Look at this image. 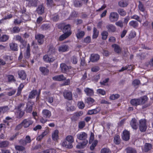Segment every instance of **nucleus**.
Masks as SVG:
<instances>
[{
  "instance_id": "1",
  "label": "nucleus",
  "mask_w": 153,
  "mask_h": 153,
  "mask_svg": "<svg viewBox=\"0 0 153 153\" xmlns=\"http://www.w3.org/2000/svg\"><path fill=\"white\" fill-rule=\"evenodd\" d=\"M148 98L146 96H143L138 99H132L130 101L131 104L135 106L143 105L147 101Z\"/></svg>"
},
{
  "instance_id": "2",
  "label": "nucleus",
  "mask_w": 153,
  "mask_h": 153,
  "mask_svg": "<svg viewBox=\"0 0 153 153\" xmlns=\"http://www.w3.org/2000/svg\"><path fill=\"white\" fill-rule=\"evenodd\" d=\"M66 140L69 143H68L66 141H64L62 143V146L67 148H72L73 147V146L71 143L74 141L73 137L71 135H68L66 137Z\"/></svg>"
},
{
  "instance_id": "3",
  "label": "nucleus",
  "mask_w": 153,
  "mask_h": 153,
  "mask_svg": "<svg viewBox=\"0 0 153 153\" xmlns=\"http://www.w3.org/2000/svg\"><path fill=\"white\" fill-rule=\"evenodd\" d=\"M146 120L144 119H141L139 121V129L141 132H145L147 129Z\"/></svg>"
},
{
  "instance_id": "4",
  "label": "nucleus",
  "mask_w": 153,
  "mask_h": 153,
  "mask_svg": "<svg viewBox=\"0 0 153 153\" xmlns=\"http://www.w3.org/2000/svg\"><path fill=\"white\" fill-rule=\"evenodd\" d=\"M119 18L118 14L116 12H112L110 13L109 19L111 22H114L117 21Z\"/></svg>"
},
{
  "instance_id": "5",
  "label": "nucleus",
  "mask_w": 153,
  "mask_h": 153,
  "mask_svg": "<svg viewBox=\"0 0 153 153\" xmlns=\"http://www.w3.org/2000/svg\"><path fill=\"white\" fill-rule=\"evenodd\" d=\"M33 121L31 118H29L24 119L22 122V126L24 128H26L28 127L30 125H32Z\"/></svg>"
},
{
  "instance_id": "6",
  "label": "nucleus",
  "mask_w": 153,
  "mask_h": 153,
  "mask_svg": "<svg viewBox=\"0 0 153 153\" xmlns=\"http://www.w3.org/2000/svg\"><path fill=\"white\" fill-rule=\"evenodd\" d=\"M77 138L78 139L81 140H88L87 138L88 137L87 134L85 132H81L79 134H78L76 135Z\"/></svg>"
},
{
  "instance_id": "7",
  "label": "nucleus",
  "mask_w": 153,
  "mask_h": 153,
  "mask_svg": "<svg viewBox=\"0 0 153 153\" xmlns=\"http://www.w3.org/2000/svg\"><path fill=\"white\" fill-rule=\"evenodd\" d=\"M45 36L42 34H38L35 35V38L39 45L43 44L44 41Z\"/></svg>"
},
{
  "instance_id": "8",
  "label": "nucleus",
  "mask_w": 153,
  "mask_h": 153,
  "mask_svg": "<svg viewBox=\"0 0 153 153\" xmlns=\"http://www.w3.org/2000/svg\"><path fill=\"white\" fill-rule=\"evenodd\" d=\"M63 96L64 98L68 100H72V94L71 91L68 90H65L63 92Z\"/></svg>"
},
{
  "instance_id": "9",
  "label": "nucleus",
  "mask_w": 153,
  "mask_h": 153,
  "mask_svg": "<svg viewBox=\"0 0 153 153\" xmlns=\"http://www.w3.org/2000/svg\"><path fill=\"white\" fill-rule=\"evenodd\" d=\"M40 91L39 90V92H38L36 90H33L29 94V98L30 99L34 98L35 97V96L37 95L36 98L38 97L40 95Z\"/></svg>"
},
{
  "instance_id": "10",
  "label": "nucleus",
  "mask_w": 153,
  "mask_h": 153,
  "mask_svg": "<svg viewBox=\"0 0 153 153\" xmlns=\"http://www.w3.org/2000/svg\"><path fill=\"white\" fill-rule=\"evenodd\" d=\"M33 105L34 102L32 101H29L27 102V107L25 108V111L26 112L30 113L31 112Z\"/></svg>"
},
{
  "instance_id": "11",
  "label": "nucleus",
  "mask_w": 153,
  "mask_h": 153,
  "mask_svg": "<svg viewBox=\"0 0 153 153\" xmlns=\"http://www.w3.org/2000/svg\"><path fill=\"white\" fill-rule=\"evenodd\" d=\"M27 4L28 6L36 7L37 5L38 0H26Z\"/></svg>"
},
{
  "instance_id": "12",
  "label": "nucleus",
  "mask_w": 153,
  "mask_h": 153,
  "mask_svg": "<svg viewBox=\"0 0 153 153\" xmlns=\"http://www.w3.org/2000/svg\"><path fill=\"white\" fill-rule=\"evenodd\" d=\"M84 91L87 96H92L94 95V91L92 89L89 88H85Z\"/></svg>"
},
{
  "instance_id": "13",
  "label": "nucleus",
  "mask_w": 153,
  "mask_h": 153,
  "mask_svg": "<svg viewBox=\"0 0 153 153\" xmlns=\"http://www.w3.org/2000/svg\"><path fill=\"white\" fill-rule=\"evenodd\" d=\"M100 58V56L98 54H92L91 56L90 60L91 62H94L98 61Z\"/></svg>"
},
{
  "instance_id": "14",
  "label": "nucleus",
  "mask_w": 153,
  "mask_h": 153,
  "mask_svg": "<svg viewBox=\"0 0 153 153\" xmlns=\"http://www.w3.org/2000/svg\"><path fill=\"white\" fill-rule=\"evenodd\" d=\"M71 27L70 24H67L64 25L62 29V30L64 33H70V35L71 34Z\"/></svg>"
},
{
  "instance_id": "15",
  "label": "nucleus",
  "mask_w": 153,
  "mask_h": 153,
  "mask_svg": "<svg viewBox=\"0 0 153 153\" xmlns=\"http://www.w3.org/2000/svg\"><path fill=\"white\" fill-rule=\"evenodd\" d=\"M106 28L109 32H114L116 30L115 26L112 24H109L106 25Z\"/></svg>"
},
{
  "instance_id": "16",
  "label": "nucleus",
  "mask_w": 153,
  "mask_h": 153,
  "mask_svg": "<svg viewBox=\"0 0 153 153\" xmlns=\"http://www.w3.org/2000/svg\"><path fill=\"white\" fill-rule=\"evenodd\" d=\"M122 139L125 141L128 140L129 139V132L127 130H125L123 132Z\"/></svg>"
},
{
  "instance_id": "17",
  "label": "nucleus",
  "mask_w": 153,
  "mask_h": 153,
  "mask_svg": "<svg viewBox=\"0 0 153 153\" xmlns=\"http://www.w3.org/2000/svg\"><path fill=\"white\" fill-rule=\"evenodd\" d=\"M52 78L53 80L57 81H63L66 79V78L62 74L55 76Z\"/></svg>"
},
{
  "instance_id": "18",
  "label": "nucleus",
  "mask_w": 153,
  "mask_h": 153,
  "mask_svg": "<svg viewBox=\"0 0 153 153\" xmlns=\"http://www.w3.org/2000/svg\"><path fill=\"white\" fill-rule=\"evenodd\" d=\"M42 114L43 116L45 118H50L51 115V112L47 109H44L42 111Z\"/></svg>"
},
{
  "instance_id": "19",
  "label": "nucleus",
  "mask_w": 153,
  "mask_h": 153,
  "mask_svg": "<svg viewBox=\"0 0 153 153\" xmlns=\"http://www.w3.org/2000/svg\"><path fill=\"white\" fill-rule=\"evenodd\" d=\"M112 47L114 48V51L117 53H120L122 51V49L118 45L114 44L112 45Z\"/></svg>"
},
{
  "instance_id": "20",
  "label": "nucleus",
  "mask_w": 153,
  "mask_h": 153,
  "mask_svg": "<svg viewBox=\"0 0 153 153\" xmlns=\"http://www.w3.org/2000/svg\"><path fill=\"white\" fill-rule=\"evenodd\" d=\"M10 49L13 51H16L18 50V47L17 44L12 42L9 44Z\"/></svg>"
},
{
  "instance_id": "21",
  "label": "nucleus",
  "mask_w": 153,
  "mask_h": 153,
  "mask_svg": "<svg viewBox=\"0 0 153 153\" xmlns=\"http://www.w3.org/2000/svg\"><path fill=\"white\" fill-rule=\"evenodd\" d=\"M59 131L57 130H55L52 133V137L54 141H56L59 138Z\"/></svg>"
},
{
  "instance_id": "22",
  "label": "nucleus",
  "mask_w": 153,
  "mask_h": 153,
  "mask_svg": "<svg viewBox=\"0 0 153 153\" xmlns=\"http://www.w3.org/2000/svg\"><path fill=\"white\" fill-rule=\"evenodd\" d=\"M68 46L66 45H62L59 47L58 49L59 51L62 52H65L68 51Z\"/></svg>"
},
{
  "instance_id": "23",
  "label": "nucleus",
  "mask_w": 153,
  "mask_h": 153,
  "mask_svg": "<svg viewBox=\"0 0 153 153\" xmlns=\"http://www.w3.org/2000/svg\"><path fill=\"white\" fill-rule=\"evenodd\" d=\"M88 143V140H85L82 143H78V144L76 146V147L77 148L79 149H83L86 145Z\"/></svg>"
},
{
  "instance_id": "24",
  "label": "nucleus",
  "mask_w": 153,
  "mask_h": 153,
  "mask_svg": "<svg viewBox=\"0 0 153 153\" xmlns=\"http://www.w3.org/2000/svg\"><path fill=\"white\" fill-rule=\"evenodd\" d=\"M60 66L62 71L63 73L67 72L69 69V67L65 63L61 64Z\"/></svg>"
},
{
  "instance_id": "25",
  "label": "nucleus",
  "mask_w": 153,
  "mask_h": 153,
  "mask_svg": "<svg viewBox=\"0 0 153 153\" xmlns=\"http://www.w3.org/2000/svg\"><path fill=\"white\" fill-rule=\"evenodd\" d=\"M36 11L39 14L42 15L44 13V7L42 4L39 5Z\"/></svg>"
},
{
  "instance_id": "26",
  "label": "nucleus",
  "mask_w": 153,
  "mask_h": 153,
  "mask_svg": "<svg viewBox=\"0 0 153 153\" xmlns=\"http://www.w3.org/2000/svg\"><path fill=\"white\" fill-rule=\"evenodd\" d=\"M19 77L23 80L25 79L26 77V74L25 72L23 70L19 71L18 72Z\"/></svg>"
},
{
  "instance_id": "27",
  "label": "nucleus",
  "mask_w": 153,
  "mask_h": 153,
  "mask_svg": "<svg viewBox=\"0 0 153 153\" xmlns=\"http://www.w3.org/2000/svg\"><path fill=\"white\" fill-rule=\"evenodd\" d=\"M130 125L134 129H137V123L136 120L135 118H133L131 120L130 122Z\"/></svg>"
},
{
  "instance_id": "28",
  "label": "nucleus",
  "mask_w": 153,
  "mask_h": 153,
  "mask_svg": "<svg viewBox=\"0 0 153 153\" xmlns=\"http://www.w3.org/2000/svg\"><path fill=\"white\" fill-rule=\"evenodd\" d=\"M85 35V32L83 31H80L78 29L76 36L77 38L79 39L82 38Z\"/></svg>"
},
{
  "instance_id": "29",
  "label": "nucleus",
  "mask_w": 153,
  "mask_h": 153,
  "mask_svg": "<svg viewBox=\"0 0 153 153\" xmlns=\"http://www.w3.org/2000/svg\"><path fill=\"white\" fill-rule=\"evenodd\" d=\"M13 39L20 42L23 45H24L25 43V41L24 40L21 36L19 35H17L14 36L13 38Z\"/></svg>"
},
{
  "instance_id": "30",
  "label": "nucleus",
  "mask_w": 153,
  "mask_h": 153,
  "mask_svg": "<svg viewBox=\"0 0 153 153\" xmlns=\"http://www.w3.org/2000/svg\"><path fill=\"white\" fill-rule=\"evenodd\" d=\"M48 47V53L49 54H52L55 53V48L52 45H49Z\"/></svg>"
},
{
  "instance_id": "31",
  "label": "nucleus",
  "mask_w": 153,
  "mask_h": 153,
  "mask_svg": "<svg viewBox=\"0 0 153 153\" xmlns=\"http://www.w3.org/2000/svg\"><path fill=\"white\" fill-rule=\"evenodd\" d=\"M70 35V33H64L63 34L60 36L59 38V40L61 41L65 39L68 37Z\"/></svg>"
},
{
  "instance_id": "32",
  "label": "nucleus",
  "mask_w": 153,
  "mask_h": 153,
  "mask_svg": "<svg viewBox=\"0 0 153 153\" xmlns=\"http://www.w3.org/2000/svg\"><path fill=\"white\" fill-rule=\"evenodd\" d=\"M128 5V2L127 1L122 0L118 2L119 6L122 7H126Z\"/></svg>"
},
{
  "instance_id": "33",
  "label": "nucleus",
  "mask_w": 153,
  "mask_h": 153,
  "mask_svg": "<svg viewBox=\"0 0 153 153\" xmlns=\"http://www.w3.org/2000/svg\"><path fill=\"white\" fill-rule=\"evenodd\" d=\"M40 71L44 75H47L49 72L48 69L45 67H40L39 68Z\"/></svg>"
},
{
  "instance_id": "34",
  "label": "nucleus",
  "mask_w": 153,
  "mask_h": 153,
  "mask_svg": "<svg viewBox=\"0 0 153 153\" xmlns=\"http://www.w3.org/2000/svg\"><path fill=\"white\" fill-rule=\"evenodd\" d=\"M99 33V31L97 29L94 27L93 30V35L92 36L93 39H96Z\"/></svg>"
},
{
  "instance_id": "35",
  "label": "nucleus",
  "mask_w": 153,
  "mask_h": 153,
  "mask_svg": "<svg viewBox=\"0 0 153 153\" xmlns=\"http://www.w3.org/2000/svg\"><path fill=\"white\" fill-rule=\"evenodd\" d=\"M138 2V8L139 10L142 12H144L145 10V7L141 1H139Z\"/></svg>"
},
{
  "instance_id": "36",
  "label": "nucleus",
  "mask_w": 153,
  "mask_h": 153,
  "mask_svg": "<svg viewBox=\"0 0 153 153\" xmlns=\"http://www.w3.org/2000/svg\"><path fill=\"white\" fill-rule=\"evenodd\" d=\"M9 143L7 141H0V148H3L7 147L9 145Z\"/></svg>"
},
{
  "instance_id": "37",
  "label": "nucleus",
  "mask_w": 153,
  "mask_h": 153,
  "mask_svg": "<svg viewBox=\"0 0 153 153\" xmlns=\"http://www.w3.org/2000/svg\"><path fill=\"white\" fill-rule=\"evenodd\" d=\"M101 34L102 36V39L103 40H105L107 39L108 35V31L105 30L103 31L101 33Z\"/></svg>"
},
{
  "instance_id": "38",
  "label": "nucleus",
  "mask_w": 153,
  "mask_h": 153,
  "mask_svg": "<svg viewBox=\"0 0 153 153\" xmlns=\"http://www.w3.org/2000/svg\"><path fill=\"white\" fill-rule=\"evenodd\" d=\"M117 12L120 15L122 16H125L126 14V11L122 8L118 9L117 10Z\"/></svg>"
},
{
  "instance_id": "39",
  "label": "nucleus",
  "mask_w": 153,
  "mask_h": 153,
  "mask_svg": "<svg viewBox=\"0 0 153 153\" xmlns=\"http://www.w3.org/2000/svg\"><path fill=\"white\" fill-rule=\"evenodd\" d=\"M130 26L134 28H136L138 26V24L137 22L135 21H131L129 23Z\"/></svg>"
},
{
  "instance_id": "40",
  "label": "nucleus",
  "mask_w": 153,
  "mask_h": 153,
  "mask_svg": "<svg viewBox=\"0 0 153 153\" xmlns=\"http://www.w3.org/2000/svg\"><path fill=\"white\" fill-rule=\"evenodd\" d=\"M26 140H21L20 142L23 143V144L26 145L27 143H30L31 142L30 138L29 136H27L26 137Z\"/></svg>"
},
{
  "instance_id": "41",
  "label": "nucleus",
  "mask_w": 153,
  "mask_h": 153,
  "mask_svg": "<svg viewBox=\"0 0 153 153\" xmlns=\"http://www.w3.org/2000/svg\"><path fill=\"white\" fill-rule=\"evenodd\" d=\"M16 113H17V117L18 118H21L24 116L25 113L24 111L23 110H17Z\"/></svg>"
},
{
  "instance_id": "42",
  "label": "nucleus",
  "mask_w": 153,
  "mask_h": 153,
  "mask_svg": "<svg viewBox=\"0 0 153 153\" xmlns=\"http://www.w3.org/2000/svg\"><path fill=\"white\" fill-rule=\"evenodd\" d=\"M25 105V103L22 102L21 103L15 107V109L17 111L22 110V109L24 108Z\"/></svg>"
},
{
  "instance_id": "43",
  "label": "nucleus",
  "mask_w": 153,
  "mask_h": 153,
  "mask_svg": "<svg viewBox=\"0 0 153 153\" xmlns=\"http://www.w3.org/2000/svg\"><path fill=\"white\" fill-rule=\"evenodd\" d=\"M114 142L116 144H119L120 142V136L116 135L114 138Z\"/></svg>"
},
{
  "instance_id": "44",
  "label": "nucleus",
  "mask_w": 153,
  "mask_h": 153,
  "mask_svg": "<svg viewBox=\"0 0 153 153\" xmlns=\"http://www.w3.org/2000/svg\"><path fill=\"white\" fill-rule=\"evenodd\" d=\"M127 153H137L136 150L130 147H127L126 149Z\"/></svg>"
},
{
  "instance_id": "45",
  "label": "nucleus",
  "mask_w": 153,
  "mask_h": 153,
  "mask_svg": "<svg viewBox=\"0 0 153 153\" xmlns=\"http://www.w3.org/2000/svg\"><path fill=\"white\" fill-rule=\"evenodd\" d=\"M152 148V145L151 144L148 143H146L144 147V151L145 152H147Z\"/></svg>"
},
{
  "instance_id": "46",
  "label": "nucleus",
  "mask_w": 153,
  "mask_h": 153,
  "mask_svg": "<svg viewBox=\"0 0 153 153\" xmlns=\"http://www.w3.org/2000/svg\"><path fill=\"white\" fill-rule=\"evenodd\" d=\"M9 38V36L4 35L0 37V41L1 42H4L7 41Z\"/></svg>"
},
{
  "instance_id": "47",
  "label": "nucleus",
  "mask_w": 153,
  "mask_h": 153,
  "mask_svg": "<svg viewBox=\"0 0 153 153\" xmlns=\"http://www.w3.org/2000/svg\"><path fill=\"white\" fill-rule=\"evenodd\" d=\"M22 18L24 22L27 21L30 19L29 16L26 13H24L22 16Z\"/></svg>"
},
{
  "instance_id": "48",
  "label": "nucleus",
  "mask_w": 153,
  "mask_h": 153,
  "mask_svg": "<svg viewBox=\"0 0 153 153\" xmlns=\"http://www.w3.org/2000/svg\"><path fill=\"white\" fill-rule=\"evenodd\" d=\"M43 153H56V151L54 149H49L45 150L43 151Z\"/></svg>"
},
{
  "instance_id": "49",
  "label": "nucleus",
  "mask_w": 153,
  "mask_h": 153,
  "mask_svg": "<svg viewBox=\"0 0 153 153\" xmlns=\"http://www.w3.org/2000/svg\"><path fill=\"white\" fill-rule=\"evenodd\" d=\"M120 95L118 94H113L110 96L109 98L111 100H114L118 99Z\"/></svg>"
},
{
  "instance_id": "50",
  "label": "nucleus",
  "mask_w": 153,
  "mask_h": 153,
  "mask_svg": "<svg viewBox=\"0 0 153 153\" xmlns=\"http://www.w3.org/2000/svg\"><path fill=\"white\" fill-rule=\"evenodd\" d=\"M15 148L16 150L19 151H24L25 149V148L24 146L19 145H16Z\"/></svg>"
},
{
  "instance_id": "51",
  "label": "nucleus",
  "mask_w": 153,
  "mask_h": 153,
  "mask_svg": "<svg viewBox=\"0 0 153 153\" xmlns=\"http://www.w3.org/2000/svg\"><path fill=\"white\" fill-rule=\"evenodd\" d=\"M51 19L53 21L56 22L59 19V16L57 14L53 15L51 16Z\"/></svg>"
},
{
  "instance_id": "52",
  "label": "nucleus",
  "mask_w": 153,
  "mask_h": 153,
  "mask_svg": "<svg viewBox=\"0 0 153 153\" xmlns=\"http://www.w3.org/2000/svg\"><path fill=\"white\" fill-rule=\"evenodd\" d=\"M9 108L7 106L0 107V110L1 111V112L2 111L3 113L6 112L9 110Z\"/></svg>"
},
{
  "instance_id": "53",
  "label": "nucleus",
  "mask_w": 153,
  "mask_h": 153,
  "mask_svg": "<svg viewBox=\"0 0 153 153\" xmlns=\"http://www.w3.org/2000/svg\"><path fill=\"white\" fill-rule=\"evenodd\" d=\"M26 59H25V60L23 59L21 60V62L22 64L20 65V66L24 67L28 64L27 61L26 60Z\"/></svg>"
},
{
  "instance_id": "54",
  "label": "nucleus",
  "mask_w": 153,
  "mask_h": 153,
  "mask_svg": "<svg viewBox=\"0 0 153 153\" xmlns=\"http://www.w3.org/2000/svg\"><path fill=\"white\" fill-rule=\"evenodd\" d=\"M131 18L135 19L140 23H141L142 21V20L140 19V17L137 15H134L131 16Z\"/></svg>"
},
{
  "instance_id": "55",
  "label": "nucleus",
  "mask_w": 153,
  "mask_h": 153,
  "mask_svg": "<svg viewBox=\"0 0 153 153\" xmlns=\"http://www.w3.org/2000/svg\"><path fill=\"white\" fill-rule=\"evenodd\" d=\"M115 24L116 25L121 28H122L123 26V22L121 20H119L118 22H116Z\"/></svg>"
},
{
  "instance_id": "56",
  "label": "nucleus",
  "mask_w": 153,
  "mask_h": 153,
  "mask_svg": "<svg viewBox=\"0 0 153 153\" xmlns=\"http://www.w3.org/2000/svg\"><path fill=\"white\" fill-rule=\"evenodd\" d=\"M8 81L9 82H15L16 81L15 79L14 78V77L12 75H8L7 76Z\"/></svg>"
},
{
  "instance_id": "57",
  "label": "nucleus",
  "mask_w": 153,
  "mask_h": 153,
  "mask_svg": "<svg viewBox=\"0 0 153 153\" xmlns=\"http://www.w3.org/2000/svg\"><path fill=\"white\" fill-rule=\"evenodd\" d=\"M98 143L97 140H95L92 143L90 147V149L91 150H93L95 147L97 145Z\"/></svg>"
},
{
  "instance_id": "58",
  "label": "nucleus",
  "mask_w": 153,
  "mask_h": 153,
  "mask_svg": "<svg viewBox=\"0 0 153 153\" xmlns=\"http://www.w3.org/2000/svg\"><path fill=\"white\" fill-rule=\"evenodd\" d=\"M71 62L74 64H76L78 62L77 58L74 56H72L71 58Z\"/></svg>"
},
{
  "instance_id": "59",
  "label": "nucleus",
  "mask_w": 153,
  "mask_h": 153,
  "mask_svg": "<svg viewBox=\"0 0 153 153\" xmlns=\"http://www.w3.org/2000/svg\"><path fill=\"white\" fill-rule=\"evenodd\" d=\"M77 105L78 108L81 109H83L85 106L84 103L82 101L78 102Z\"/></svg>"
},
{
  "instance_id": "60",
  "label": "nucleus",
  "mask_w": 153,
  "mask_h": 153,
  "mask_svg": "<svg viewBox=\"0 0 153 153\" xmlns=\"http://www.w3.org/2000/svg\"><path fill=\"white\" fill-rule=\"evenodd\" d=\"M136 36V33L135 32H131L129 34L128 39L129 40L134 38Z\"/></svg>"
},
{
  "instance_id": "61",
  "label": "nucleus",
  "mask_w": 153,
  "mask_h": 153,
  "mask_svg": "<svg viewBox=\"0 0 153 153\" xmlns=\"http://www.w3.org/2000/svg\"><path fill=\"white\" fill-rule=\"evenodd\" d=\"M101 153H111V152L108 148H104L101 149Z\"/></svg>"
},
{
  "instance_id": "62",
  "label": "nucleus",
  "mask_w": 153,
  "mask_h": 153,
  "mask_svg": "<svg viewBox=\"0 0 153 153\" xmlns=\"http://www.w3.org/2000/svg\"><path fill=\"white\" fill-rule=\"evenodd\" d=\"M100 68L98 66H95L92 67L91 68V71L93 72H97L99 70Z\"/></svg>"
},
{
  "instance_id": "63",
  "label": "nucleus",
  "mask_w": 153,
  "mask_h": 153,
  "mask_svg": "<svg viewBox=\"0 0 153 153\" xmlns=\"http://www.w3.org/2000/svg\"><path fill=\"white\" fill-rule=\"evenodd\" d=\"M20 29L17 27H13L12 29V32L13 33H18L20 31Z\"/></svg>"
},
{
  "instance_id": "64",
  "label": "nucleus",
  "mask_w": 153,
  "mask_h": 153,
  "mask_svg": "<svg viewBox=\"0 0 153 153\" xmlns=\"http://www.w3.org/2000/svg\"><path fill=\"white\" fill-rule=\"evenodd\" d=\"M74 5L76 7H80L82 5V4L80 1H75L74 2Z\"/></svg>"
}]
</instances>
